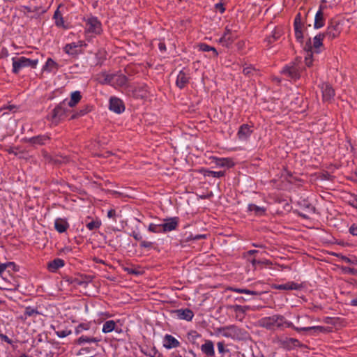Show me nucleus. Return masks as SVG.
Instances as JSON below:
<instances>
[{
	"mask_svg": "<svg viewBox=\"0 0 357 357\" xmlns=\"http://www.w3.org/2000/svg\"><path fill=\"white\" fill-rule=\"evenodd\" d=\"M259 324L260 326L268 330L291 328L297 332L312 331L314 333H323L326 331V328L320 326L308 327L295 326L291 322L287 321L283 316L280 314L264 317L259 321Z\"/></svg>",
	"mask_w": 357,
	"mask_h": 357,
	"instance_id": "nucleus-1",
	"label": "nucleus"
},
{
	"mask_svg": "<svg viewBox=\"0 0 357 357\" xmlns=\"http://www.w3.org/2000/svg\"><path fill=\"white\" fill-rule=\"evenodd\" d=\"M38 59H31L25 56L13 57L12 58V72L14 74H18L21 70L30 67L36 68L38 64Z\"/></svg>",
	"mask_w": 357,
	"mask_h": 357,
	"instance_id": "nucleus-2",
	"label": "nucleus"
},
{
	"mask_svg": "<svg viewBox=\"0 0 357 357\" xmlns=\"http://www.w3.org/2000/svg\"><path fill=\"white\" fill-rule=\"evenodd\" d=\"M68 109L65 102L57 105L47 116V119L54 125H57L63 121L68 115Z\"/></svg>",
	"mask_w": 357,
	"mask_h": 357,
	"instance_id": "nucleus-3",
	"label": "nucleus"
},
{
	"mask_svg": "<svg viewBox=\"0 0 357 357\" xmlns=\"http://www.w3.org/2000/svg\"><path fill=\"white\" fill-rule=\"evenodd\" d=\"M85 22L84 32L86 35H98L102 32V24L96 17L88 16L84 18Z\"/></svg>",
	"mask_w": 357,
	"mask_h": 357,
	"instance_id": "nucleus-4",
	"label": "nucleus"
},
{
	"mask_svg": "<svg viewBox=\"0 0 357 357\" xmlns=\"http://www.w3.org/2000/svg\"><path fill=\"white\" fill-rule=\"evenodd\" d=\"M301 67L299 66L298 62L295 61L289 65L286 66L282 70V73L289 77L292 79H297L300 77V71Z\"/></svg>",
	"mask_w": 357,
	"mask_h": 357,
	"instance_id": "nucleus-5",
	"label": "nucleus"
},
{
	"mask_svg": "<svg viewBox=\"0 0 357 357\" xmlns=\"http://www.w3.org/2000/svg\"><path fill=\"white\" fill-rule=\"evenodd\" d=\"M325 38V34L319 33L313 38V44L311 45L310 40L305 45L304 49L307 52H312L314 53H319L321 52L320 48L322 47V41Z\"/></svg>",
	"mask_w": 357,
	"mask_h": 357,
	"instance_id": "nucleus-6",
	"label": "nucleus"
},
{
	"mask_svg": "<svg viewBox=\"0 0 357 357\" xmlns=\"http://www.w3.org/2000/svg\"><path fill=\"white\" fill-rule=\"evenodd\" d=\"M341 32L340 23L336 20H331L328 25L326 31L323 33L328 40H333L337 37Z\"/></svg>",
	"mask_w": 357,
	"mask_h": 357,
	"instance_id": "nucleus-7",
	"label": "nucleus"
},
{
	"mask_svg": "<svg viewBox=\"0 0 357 357\" xmlns=\"http://www.w3.org/2000/svg\"><path fill=\"white\" fill-rule=\"evenodd\" d=\"M174 316L177 319L190 321L194 317V312L188 308H181L172 312Z\"/></svg>",
	"mask_w": 357,
	"mask_h": 357,
	"instance_id": "nucleus-8",
	"label": "nucleus"
},
{
	"mask_svg": "<svg viewBox=\"0 0 357 357\" xmlns=\"http://www.w3.org/2000/svg\"><path fill=\"white\" fill-rule=\"evenodd\" d=\"M178 225V218L174 217L164 220V222L161 224L162 232H169L175 230Z\"/></svg>",
	"mask_w": 357,
	"mask_h": 357,
	"instance_id": "nucleus-9",
	"label": "nucleus"
},
{
	"mask_svg": "<svg viewBox=\"0 0 357 357\" xmlns=\"http://www.w3.org/2000/svg\"><path fill=\"white\" fill-rule=\"evenodd\" d=\"M109 109L117 114L122 113L125 110L123 101L118 98H111L109 100Z\"/></svg>",
	"mask_w": 357,
	"mask_h": 357,
	"instance_id": "nucleus-10",
	"label": "nucleus"
},
{
	"mask_svg": "<svg viewBox=\"0 0 357 357\" xmlns=\"http://www.w3.org/2000/svg\"><path fill=\"white\" fill-rule=\"evenodd\" d=\"M302 287H303L302 284H298V283L292 282V281L288 282L284 284H275L272 285L273 289H278V290H285V291L300 290Z\"/></svg>",
	"mask_w": 357,
	"mask_h": 357,
	"instance_id": "nucleus-11",
	"label": "nucleus"
},
{
	"mask_svg": "<svg viewBox=\"0 0 357 357\" xmlns=\"http://www.w3.org/2000/svg\"><path fill=\"white\" fill-rule=\"evenodd\" d=\"M86 44L82 41L79 40L76 43H71L69 44H67L64 47V51L70 55L77 54L79 52L78 48H80L83 46H86Z\"/></svg>",
	"mask_w": 357,
	"mask_h": 357,
	"instance_id": "nucleus-12",
	"label": "nucleus"
},
{
	"mask_svg": "<svg viewBox=\"0 0 357 357\" xmlns=\"http://www.w3.org/2000/svg\"><path fill=\"white\" fill-rule=\"evenodd\" d=\"M235 37L236 36L232 33L231 30L226 27L223 36L219 39V43H221L222 46L228 47L234 42Z\"/></svg>",
	"mask_w": 357,
	"mask_h": 357,
	"instance_id": "nucleus-13",
	"label": "nucleus"
},
{
	"mask_svg": "<svg viewBox=\"0 0 357 357\" xmlns=\"http://www.w3.org/2000/svg\"><path fill=\"white\" fill-rule=\"evenodd\" d=\"M228 308L231 310L232 311L236 313V317H239L240 320H242L244 318V315L248 310H252V307L250 305H233L228 306Z\"/></svg>",
	"mask_w": 357,
	"mask_h": 357,
	"instance_id": "nucleus-14",
	"label": "nucleus"
},
{
	"mask_svg": "<svg viewBox=\"0 0 357 357\" xmlns=\"http://www.w3.org/2000/svg\"><path fill=\"white\" fill-rule=\"evenodd\" d=\"M200 349L208 357H213L215 356L214 344L210 340H205L204 343L200 347Z\"/></svg>",
	"mask_w": 357,
	"mask_h": 357,
	"instance_id": "nucleus-15",
	"label": "nucleus"
},
{
	"mask_svg": "<svg viewBox=\"0 0 357 357\" xmlns=\"http://www.w3.org/2000/svg\"><path fill=\"white\" fill-rule=\"evenodd\" d=\"M321 90L322 92L323 100L324 101H330L335 96L333 89L327 83H323L321 85Z\"/></svg>",
	"mask_w": 357,
	"mask_h": 357,
	"instance_id": "nucleus-16",
	"label": "nucleus"
},
{
	"mask_svg": "<svg viewBox=\"0 0 357 357\" xmlns=\"http://www.w3.org/2000/svg\"><path fill=\"white\" fill-rule=\"evenodd\" d=\"M222 335L224 337L231 338L238 337L241 333V330L234 325L222 328Z\"/></svg>",
	"mask_w": 357,
	"mask_h": 357,
	"instance_id": "nucleus-17",
	"label": "nucleus"
},
{
	"mask_svg": "<svg viewBox=\"0 0 357 357\" xmlns=\"http://www.w3.org/2000/svg\"><path fill=\"white\" fill-rule=\"evenodd\" d=\"M50 139L49 136L43 135H38L36 137H30V138H24L23 139L24 142L26 143H29L32 145H43L46 144Z\"/></svg>",
	"mask_w": 357,
	"mask_h": 357,
	"instance_id": "nucleus-18",
	"label": "nucleus"
},
{
	"mask_svg": "<svg viewBox=\"0 0 357 357\" xmlns=\"http://www.w3.org/2000/svg\"><path fill=\"white\" fill-rule=\"evenodd\" d=\"M295 37L299 43H303V35L302 32V24L301 22V15L298 14L294 19Z\"/></svg>",
	"mask_w": 357,
	"mask_h": 357,
	"instance_id": "nucleus-19",
	"label": "nucleus"
},
{
	"mask_svg": "<svg viewBox=\"0 0 357 357\" xmlns=\"http://www.w3.org/2000/svg\"><path fill=\"white\" fill-rule=\"evenodd\" d=\"M180 346V342L172 335L166 334L163 339V347L167 349L176 348Z\"/></svg>",
	"mask_w": 357,
	"mask_h": 357,
	"instance_id": "nucleus-20",
	"label": "nucleus"
},
{
	"mask_svg": "<svg viewBox=\"0 0 357 357\" xmlns=\"http://www.w3.org/2000/svg\"><path fill=\"white\" fill-rule=\"evenodd\" d=\"M189 74L184 70H181L177 75L176 84L178 88L183 89L189 82Z\"/></svg>",
	"mask_w": 357,
	"mask_h": 357,
	"instance_id": "nucleus-21",
	"label": "nucleus"
},
{
	"mask_svg": "<svg viewBox=\"0 0 357 357\" xmlns=\"http://www.w3.org/2000/svg\"><path fill=\"white\" fill-rule=\"evenodd\" d=\"M252 132L251 128L248 124H243L239 128L238 136L241 140H246Z\"/></svg>",
	"mask_w": 357,
	"mask_h": 357,
	"instance_id": "nucleus-22",
	"label": "nucleus"
},
{
	"mask_svg": "<svg viewBox=\"0 0 357 357\" xmlns=\"http://www.w3.org/2000/svg\"><path fill=\"white\" fill-rule=\"evenodd\" d=\"M112 86L114 87H121L123 86L127 83V78L123 75H116L113 74V77H112Z\"/></svg>",
	"mask_w": 357,
	"mask_h": 357,
	"instance_id": "nucleus-23",
	"label": "nucleus"
},
{
	"mask_svg": "<svg viewBox=\"0 0 357 357\" xmlns=\"http://www.w3.org/2000/svg\"><path fill=\"white\" fill-rule=\"evenodd\" d=\"M58 68L59 65L53 59L49 58L43 67V71L47 73H56Z\"/></svg>",
	"mask_w": 357,
	"mask_h": 357,
	"instance_id": "nucleus-24",
	"label": "nucleus"
},
{
	"mask_svg": "<svg viewBox=\"0 0 357 357\" xmlns=\"http://www.w3.org/2000/svg\"><path fill=\"white\" fill-rule=\"evenodd\" d=\"M113 331H116L118 333H120L121 331V329L119 330L118 328H116V324L114 321L109 320L103 324L102 328V333H108Z\"/></svg>",
	"mask_w": 357,
	"mask_h": 357,
	"instance_id": "nucleus-25",
	"label": "nucleus"
},
{
	"mask_svg": "<svg viewBox=\"0 0 357 357\" xmlns=\"http://www.w3.org/2000/svg\"><path fill=\"white\" fill-rule=\"evenodd\" d=\"M65 265V262L63 259L57 258L52 261H50L47 265V268L51 272H56L59 268L63 267Z\"/></svg>",
	"mask_w": 357,
	"mask_h": 357,
	"instance_id": "nucleus-26",
	"label": "nucleus"
},
{
	"mask_svg": "<svg viewBox=\"0 0 357 357\" xmlns=\"http://www.w3.org/2000/svg\"><path fill=\"white\" fill-rule=\"evenodd\" d=\"M69 227L68 222L62 218H57L54 222V227L59 233L64 232Z\"/></svg>",
	"mask_w": 357,
	"mask_h": 357,
	"instance_id": "nucleus-27",
	"label": "nucleus"
},
{
	"mask_svg": "<svg viewBox=\"0 0 357 357\" xmlns=\"http://www.w3.org/2000/svg\"><path fill=\"white\" fill-rule=\"evenodd\" d=\"M324 22H325V19H324V13L320 9L317 12V13L315 15L314 27L315 29H320V28L323 27L324 25Z\"/></svg>",
	"mask_w": 357,
	"mask_h": 357,
	"instance_id": "nucleus-28",
	"label": "nucleus"
},
{
	"mask_svg": "<svg viewBox=\"0 0 357 357\" xmlns=\"http://www.w3.org/2000/svg\"><path fill=\"white\" fill-rule=\"evenodd\" d=\"M15 265L13 262L0 264V276L4 278L6 273H10V269L15 270Z\"/></svg>",
	"mask_w": 357,
	"mask_h": 357,
	"instance_id": "nucleus-29",
	"label": "nucleus"
},
{
	"mask_svg": "<svg viewBox=\"0 0 357 357\" xmlns=\"http://www.w3.org/2000/svg\"><path fill=\"white\" fill-rule=\"evenodd\" d=\"M61 6L58 7V8L55 10L53 18L55 20V25L58 27H63L66 29V26L64 23V20L62 16V14L61 13L59 8Z\"/></svg>",
	"mask_w": 357,
	"mask_h": 357,
	"instance_id": "nucleus-30",
	"label": "nucleus"
},
{
	"mask_svg": "<svg viewBox=\"0 0 357 357\" xmlns=\"http://www.w3.org/2000/svg\"><path fill=\"white\" fill-rule=\"evenodd\" d=\"M248 211L253 213L255 215H263L266 212L264 207L257 206L254 204H250L248 206Z\"/></svg>",
	"mask_w": 357,
	"mask_h": 357,
	"instance_id": "nucleus-31",
	"label": "nucleus"
},
{
	"mask_svg": "<svg viewBox=\"0 0 357 357\" xmlns=\"http://www.w3.org/2000/svg\"><path fill=\"white\" fill-rule=\"evenodd\" d=\"M100 341V339L98 338V337L82 335L77 339V342L79 344H84L86 343H89H89H98Z\"/></svg>",
	"mask_w": 357,
	"mask_h": 357,
	"instance_id": "nucleus-32",
	"label": "nucleus"
},
{
	"mask_svg": "<svg viewBox=\"0 0 357 357\" xmlns=\"http://www.w3.org/2000/svg\"><path fill=\"white\" fill-rule=\"evenodd\" d=\"M81 94L79 91H74L72 93L70 100L68 103V105L70 107H74L81 99Z\"/></svg>",
	"mask_w": 357,
	"mask_h": 357,
	"instance_id": "nucleus-33",
	"label": "nucleus"
},
{
	"mask_svg": "<svg viewBox=\"0 0 357 357\" xmlns=\"http://www.w3.org/2000/svg\"><path fill=\"white\" fill-rule=\"evenodd\" d=\"M281 36V31L280 29L275 28L273 31L271 36L266 38V41L268 44H271L275 40H278Z\"/></svg>",
	"mask_w": 357,
	"mask_h": 357,
	"instance_id": "nucleus-34",
	"label": "nucleus"
},
{
	"mask_svg": "<svg viewBox=\"0 0 357 357\" xmlns=\"http://www.w3.org/2000/svg\"><path fill=\"white\" fill-rule=\"evenodd\" d=\"M204 176L208 177H213V178H220L225 175V172L222 171H211V170H206L204 173Z\"/></svg>",
	"mask_w": 357,
	"mask_h": 357,
	"instance_id": "nucleus-35",
	"label": "nucleus"
},
{
	"mask_svg": "<svg viewBox=\"0 0 357 357\" xmlns=\"http://www.w3.org/2000/svg\"><path fill=\"white\" fill-rule=\"evenodd\" d=\"M216 165L219 167H230L232 165V162L228 158H220L216 160Z\"/></svg>",
	"mask_w": 357,
	"mask_h": 357,
	"instance_id": "nucleus-36",
	"label": "nucleus"
},
{
	"mask_svg": "<svg viewBox=\"0 0 357 357\" xmlns=\"http://www.w3.org/2000/svg\"><path fill=\"white\" fill-rule=\"evenodd\" d=\"M40 313L38 312L37 310L31 307H26L24 311V316L26 317H36Z\"/></svg>",
	"mask_w": 357,
	"mask_h": 357,
	"instance_id": "nucleus-37",
	"label": "nucleus"
},
{
	"mask_svg": "<svg viewBox=\"0 0 357 357\" xmlns=\"http://www.w3.org/2000/svg\"><path fill=\"white\" fill-rule=\"evenodd\" d=\"M161 224L156 225L153 223H151L149 225V231L153 233H160L162 232V226H160Z\"/></svg>",
	"mask_w": 357,
	"mask_h": 357,
	"instance_id": "nucleus-38",
	"label": "nucleus"
},
{
	"mask_svg": "<svg viewBox=\"0 0 357 357\" xmlns=\"http://www.w3.org/2000/svg\"><path fill=\"white\" fill-rule=\"evenodd\" d=\"M101 225V222L100 221L96 220H93L89 223L86 224V227L87 229H89V230H93V229H98Z\"/></svg>",
	"mask_w": 357,
	"mask_h": 357,
	"instance_id": "nucleus-39",
	"label": "nucleus"
},
{
	"mask_svg": "<svg viewBox=\"0 0 357 357\" xmlns=\"http://www.w3.org/2000/svg\"><path fill=\"white\" fill-rule=\"evenodd\" d=\"M200 48L204 52L213 51L214 56H218L217 50L214 47H211V46H209L208 45H206V44H202V45H201Z\"/></svg>",
	"mask_w": 357,
	"mask_h": 357,
	"instance_id": "nucleus-40",
	"label": "nucleus"
},
{
	"mask_svg": "<svg viewBox=\"0 0 357 357\" xmlns=\"http://www.w3.org/2000/svg\"><path fill=\"white\" fill-rule=\"evenodd\" d=\"M55 334L60 338H63L71 334V331L65 329L55 331Z\"/></svg>",
	"mask_w": 357,
	"mask_h": 357,
	"instance_id": "nucleus-41",
	"label": "nucleus"
},
{
	"mask_svg": "<svg viewBox=\"0 0 357 357\" xmlns=\"http://www.w3.org/2000/svg\"><path fill=\"white\" fill-rule=\"evenodd\" d=\"M218 352L223 355L226 352H229V349H226L223 342H218L217 343Z\"/></svg>",
	"mask_w": 357,
	"mask_h": 357,
	"instance_id": "nucleus-42",
	"label": "nucleus"
},
{
	"mask_svg": "<svg viewBox=\"0 0 357 357\" xmlns=\"http://www.w3.org/2000/svg\"><path fill=\"white\" fill-rule=\"evenodd\" d=\"M348 202L353 207L357 208V195H351L350 199H349Z\"/></svg>",
	"mask_w": 357,
	"mask_h": 357,
	"instance_id": "nucleus-43",
	"label": "nucleus"
},
{
	"mask_svg": "<svg viewBox=\"0 0 357 357\" xmlns=\"http://www.w3.org/2000/svg\"><path fill=\"white\" fill-rule=\"evenodd\" d=\"M88 329H89V326L87 324H81L78 325L77 327L76 328L75 333L77 334H79V333H82V331H86Z\"/></svg>",
	"mask_w": 357,
	"mask_h": 357,
	"instance_id": "nucleus-44",
	"label": "nucleus"
},
{
	"mask_svg": "<svg viewBox=\"0 0 357 357\" xmlns=\"http://www.w3.org/2000/svg\"><path fill=\"white\" fill-rule=\"evenodd\" d=\"M312 53L313 52H307V56H305V65L308 67L311 66L312 64Z\"/></svg>",
	"mask_w": 357,
	"mask_h": 357,
	"instance_id": "nucleus-45",
	"label": "nucleus"
},
{
	"mask_svg": "<svg viewBox=\"0 0 357 357\" xmlns=\"http://www.w3.org/2000/svg\"><path fill=\"white\" fill-rule=\"evenodd\" d=\"M342 261L347 263V264H356L357 265V259L356 258H353V259H350L347 257H342Z\"/></svg>",
	"mask_w": 357,
	"mask_h": 357,
	"instance_id": "nucleus-46",
	"label": "nucleus"
},
{
	"mask_svg": "<svg viewBox=\"0 0 357 357\" xmlns=\"http://www.w3.org/2000/svg\"><path fill=\"white\" fill-rule=\"evenodd\" d=\"M152 245H153L152 242L146 241H143V240L141 241L140 247H142V248H151L152 247Z\"/></svg>",
	"mask_w": 357,
	"mask_h": 357,
	"instance_id": "nucleus-47",
	"label": "nucleus"
},
{
	"mask_svg": "<svg viewBox=\"0 0 357 357\" xmlns=\"http://www.w3.org/2000/svg\"><path fill=\"white\" fill-rule=\"evenodd\" d=\"M251 263H252V266H256L257 264H269L270 261L268 260L260 261V260H257L255 259H252Z\"/></svg>",
	"mask_w": 357,
	"mask_h": 357,
	"instance_id": "nucleus-48",
	"label": "nucleus"
},
{
	"mask_svg": "<svg viewBox=\"0 0 357 357\" xmlns=\"http://www.w3.org/2000/svg\"><path fill=\"white\" fill-rule=\"evenodd\" d=\"M215 8L217 11H219L220 13H224L225 10V8L224 7V5L221 3H218L215 5Z\"/></svg>",
	"mask_w": 357,
	"mask_h": 357,
	"instance_id": "nucleus-49",
	"label": "nucleus"
},
{
	"mask_svg": "<svg viewBox=\"0 0 357 357\" xmlns=\"http://www.w3.org/2000/svg\"><path fill=\"white\" fill-rule=\"evenodd\" d=\"M112 77H113V74L105 75L103 83L108 84L112 86V82L110 81L112 80Z\"/></svg>",
	"mask_w": 357,
	"mask_h": 357,
	"instance_id": "nucleus-50",
	"label": "nucleus"
},
{
	"mask_svg": "<svg viewBox=\"0 0 357 357\" xmlns=\"http://www.w3.org/2000/svg\"><path fill=\"white\" fill-rule=\"evenodd\" d=\"M349 232L354 236H357V224H353L350 227Z\"/></svg>",
	"mask_w": 357,
	"mask_h": 357,
	"instance_id": "nucleus-51",
	"label": "nucleus"
},
{
	"mask_svg": "<svg viewBox=\"0 0 357 357\" xmlns=\"http://www.w3.org/2000/svg\"><path fill=\"white\" fill-rule=\"evenodd\" d=\"M243 294H248V295H253V296H257L259 295V294L257 291H251L247 289H243Z\"/></svg>",
	"mask_w": 357,
	"mask_h": 357,
	"instance_id": "nucleus-52",
	"label": "nucleus"
},
{
	"mask_svg": "<svg viewBox=\"0 0 357 357\" xmlns=\"http://www.w3.org/2000/svg\"><path fill=\"white\" fill-rule=\"evenodd\" d=\"M0 337L1 340L7 342L8 344H11L13 343V341L6 335L0 333Z\"/></svg>",
	"mask_w": 357,
	"mask_h": 357,
	"instance_id": "nucleus-53",
	"label": "nucleus"
},
{
	"mask_svg": "<svg viewBox=\"0 0 357 357\" xmlns=\"http://www.w3.org/2000/svg\"><path fill=\"white\" fill-rule=\"evenodd\" d=\"M116 215V211L114 209H110L107 212V217L109 218L115 219Z\"/></svg>",
	"mask_w": 357,
	"mask_h": 357,
	"instance_id": "nucleus-54",
	"label": "nucleus"
},
{
	"mask_svg": "<svg viewBox=\"0 0 357 357\" xmlns=\"http://www.w3.org/2000/svg\"><path fill=\"white\" fill-rule=\"evenodd\" d=\"M344 271L346 273H350L351 275H356L357 274V269H354V268H344Z\"/></svg>",
	"mask_w": 357,
	"mask_h": 357,
	"instance_id": "nucleus-55",
	"label": "nucleus"
},
{
	"mask_svg": "<svg viewBox=\"0 0 357 357\" xmlns=\"http://www.w3.org/2000/svg\"><path fill=\"white\" fill-rule=\"evenodd\" d=\"M131 236L137 241H142V236L140 235L139 233H137V232H135V231H133L132 234H131Z\"/></svg>",
	"mask_w": 357,
	"mask_h": 357,
	"instance_id": "nucleus-56",
	"label": "nucleus"
},
{
	"mask_svg": "<svg viewBox=\"0 0 357 357\" xmlns=\"http://www.w3.org/2000/svg\"><path fill=\"white\" fill-rule=\"evenodd\" d=\"M158 47L161 52H165L166 50V45L162 42L159 43Z\"/></svg>",
	"mask_w": 357,
	"mask_h": 357,
	"instance_id": "nucleus-57",
	"label": "nucleus"
},
{
	"mask_svg": "<svg viewBox=\"0 0 357 357\" xmlns=\"http://www.w3.org/2000/svg\"><path fill=\"white\" fill-rule=\"evenodd\" d=\"M229 290L231 291H234V292L239 293V294H243V289H240V288L231 287L229 289Z\"/></svg>",
	"mask_w": 357,
	"mask_h": 357,
	"instance_id": "nucleus-58",
	"label": "nucleus"
},
{
	"mask_svg": "<svg viewBox=\"0 0 357 357\" xmlns=\"http://www.w3.org/2000/svg\"><path fill=\"white\" fill-rule=\"evenodd\" d=\"M141 351H142V353H144L146 356H150V357H153V356L155 355V354H156V351H153V353H151V352H149V353L148 351H144V350H142V349Z\"/></svg>",
	"mask_w": 357,
	"mask_h": 357,
	"instance_id": "nucleus-59",
	"label": "nucleus"
},
{
	"mask_svg": "<svg viewBox=\"0 0 357 357\" xmlns=\"http://www.w3.org/2000/svg\"><path fill=\"white\" fill-rule=\"evenodd\" d=\"M252 68L247 67L243 68V72L245 75H250L252 72Z\"/></svg>",
	"mask_w": 357,
	"mask_h": 357,
	"instance_id": "nucleus-60",
	"label": "nucleus"
},
{
	"mask_svg": "<svg viewBox=\"0 0 357 357\" xmlns=\"http://www.w3.org/2000/svg\"><path fill=\"white\" fill-rule=\"evenodd\" d=\"M127 271L129 273H131V274H135V275H137L139 273L137 271H136L135 269L133 268H127Z\"/></svg>",
	"mask_w": 357,
	"mask_h": 357,
	"instance_id": "nucleus-61",
	"label": "nucleus"
},
{
	"mask_svg": "<svg viewBox=\"0 0 357 357\" xmlns=\"http://www.w3.org/2000/svg\"><path fill=\"white\" fill-rule=\"evenodd\" d=\"M258 252H259V251H258V250H249L247 253H248V255H251L256 254V253H257Z\"/></svg>",
	"mask_w": 357,
	"mask_h": 357,
	"instance_id": "nucleus-62",
	"label": "nucleus"
},
{
	"mask_svg": "<svg viewBox=\"0 0 357 357\" xmlns=\"http://www.w3.org/2000/svg\"><path fill=\"white\" fill-rule=\"evenodd\" d=\"M351 305L353 306H357V298L351 301Z\"/></svg>",
	"mask_w": 357,
	"mask_h": 357,
	"instance_id": "nucleus-63",
	"label": "nucleus"
},
{
	"mask_svg": "<svg viewBox=\"0 0 357 357\" xmlns=\"http://www.w3.org/2000/svg\"><path fill=\"white\" fill-rule=\"evenodd\" d=\"M63 251L65 252H71V248L69 247H66L65 248H63Z\"/></svg>",
	"mask_w": 357,
	"mask_h": 357,
	"instance_id": "nucleus-64",
	"label": "nucleus"
}]
</instances>
